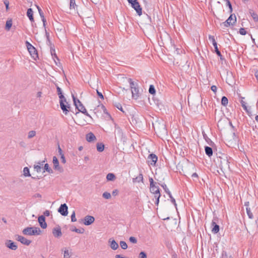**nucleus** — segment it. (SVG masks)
Masks as SVG:
<instances>
[{
  "instance_id": "f257e3e1",
  "label": "nucleus",
  "mask_w": 258,
  "mask_h": 258,
  "mask_svg": "<svg viewBox=\"0 0 258 258\" xmlns=\"http://www.w3.org/2000/svg\"><path fill=\"white\" fill-rule=\"evenodd\" d=\"M150 186V191L151 193L154 195V198L156 199L155 204L158 206L159 203V199L161 197L159 187L158 186H156V182H154V180L152 178H149Z\"/></svg>"
},
{
  "instance_id": "f03ea898",
  "label": "nucleus",
  "mask_w": 258,
  "mask_h": 258,
  "mask_svg": "<svg viewBox=\"0 0 258 258\" xmlns=\"http://www.w3.org/2000/svg\"><path fill=\"white\" fill-rule=\"evenodd\" d=\"M22 233L26 235H39L41 234V231L39 227H28L23 230Z\"/></svg>"
},
{
  "instance_id": "7ed1b4c3",
  "label": "nucleus",
  "mask_w": 258,
  "mask_h": 258,
  "mask_svg": "<svg viewBox=\"0 0 258 258\" xmlns=\"http://www.w3.org/2000/svg\"><path fill=\"white\" fill-rule=\"evenodd\" d=\"M72 97L76 108L78 109L80 112H81L86 115L91 117V116L88 113L85 107L84 106L81 101L79 99H77L76 98H75L73 95H72Z\"/></svg>"
},
{
  "instance_id": "20e7f679",
  "label": "nucleus",
  "mask_w": 258,
  "mask_h": 258,
  "mask_svg": "<svg viewBox=\"0 0 258 258\" xmlns=\"http://www.w3.org/2000/svg\"><path fill=\"white\" fill-rule=\"evenodd\" d=\"M127 1L131 5L132 7L136 11L138 15L141 16L142 14V9L137 0H127Z\"/></svg>"
},
{
  "instance_id": "39448f33",
  "label": "nucleus",
  "mask_w": 258,
  "mask_h": 258,
  "mask_svg": "<svg viewBox=\"0 0 258 258\" xmlns=\"http://www.w3.org/2000/svg\"><path fill=\"white\" fill-rule=\"evenodd\" d=\"M236 22V17L234 14H231L226 21L221 24L225 27H228L230 25H233Z\"/></svg>"
},
{
  "instance_id": "423d86ee",
  "label": "nucleus",
  "mask_w": 258,
  "mask_h": 258,
  "mask_svg": "<svg viewBox=\"0 0 258 258\" xmlns=\"http://www.w3.org/2000/svg\"><path fill=\"white\" fill-rule=\"evenodd\" d=\"M26 45L31 56L36 59L38 57L37 51L36 48L28 41L26 42Z\"/></svg>"
},
{
  "instance_id": "0eeeda50",
  "label": "nucleus",
  "mask_w": 258,
  "mask_h": 258,
  "mask_svg": "<svg viewBox=\"0 0 258 258\" xmlns=\"http://www.w3.org/2000/svg\"><path fill=\"white\" fill-rule=\"evenodd\" d=\"M60 106L63 112L66 115L69 112L68 108H70V105L67 102L66 99H60L59 101Z\"/></svg>"
},
{
  "instance_id": "6e6552de",
  "label": "nucleus",
  "mask_w": 258,
  "mask_h": 258,
  "mask_svg": "<svg viewBox=\"0 0 258 258\" xmlns=\"http://www.w3.org/2000/svg\"><path fill=\"white\" fill-rule=\"evenodd\" d=\"M52 162L54 170L59 171L60 173L63 172V168L61 166H59L58 160L56 156L53 157Z\"/></svg>"
},
{
  "instance_id": "1a4fd4ad",
  "label": "nucleus",
  "mask_w": 258,
  "mask_h": 258,
  "mask_svg": "<svg viewBox=\"0 0 258 258\" xmlns=\"http://www.w3.org/2000/svg\"><path fill=\"white\" fill-rule=\"evenodd\" d=\"M68 207L66 204H61L58 209V212L63 216H66L68 214Z\"/></svg>"
},
{
  "instance_id": "9d476101",
  "label": "nucleus",
  "mask_w": 258,
  "mask_h": 258,
  "mask_svg": "<svg viewBox=\"0 0 258 258\" xmlns=\"http://www.w3.org/2000/svg\"><path fill=\"white\" fill-rule=\"evenodd\" d=\"M158 159L157 156L153 154H150L148 157V163L151 165H155Z\"/></svg>"
},
{
  "instance_id": "9b49d317",
  "label": "nucleus",
  "mask_w": 258,
  "mask_h": 258,
  "mask_svg": "<svg viewBox=\"0 0 258 258\" xmlns=\"http://www.w3.org/2000/svg\"><path fill=\"white\" fill-rule=\"evenodd\" d=\"M95 221V218L92 216L87 215L84 217V224L85 225H90Z\"/></svg>"
},
{
  "instance_id": "f8f14e48",
  "label": "nucleus",
  "mask_w": 258,
  "mask_h": 258,
  "mask_svg": "<svg viewBox=\"0 0 258 258\" xmlns=\"http://www.w3.org/2000/svg\"><path fill=\"white\" fill-rule=\"evenodd\" d=\"M38 221L40 227L43 229H45L47 227V223L45 222V218L43 215L39 216Z\"/></svg>"
},
{
  "instance_id": "ddd939ff",
  "label": "nucleus",
  "mask_w": 258,
  "mask_h": 258,
  "mask_svg": "<svg viewBox=\"0 0 258 258\" xmlns=\"http://www.w3.org/2000/svg\"><path fill=\"white\" fill-rule=\"evenodd\" d=\"M17 239L18 241L21 242L22 244L26 245H29L31 243V241L30 240L27 239L25 237L21 236V235H18Z\"/></svg>"
},
{
  "instance_id": "4468645a",
  "label": "nucleus",
  "mask_w": 258,
  "mask_h": 258,
  "mask_svg": "<svg viewBox=\"0 0 258 258\" xmlns=\"http://www.w3.org/2000/svg\"><path fill=\"white\" fill-rule=\"evenodd\" d=\"M52 234L55 237L59 238L61 236L62 232L59 226L55 227L52 229Z\"/></svg>"
},
{
  "instance_id": "2eb2a0df",
  "label": "nucleus",
  "mask_w": 258,
  "mask_h": 258,
  "mask_svg": "<svg viewBox=\"0 0 258 258\" xmlns=\"http://www.w3.org/2000/svg\"><path fill=\"white\" fill-rule=\"evenodd\" d=\"M5 244L7 247L12 250H15L18 248V246L16 243L11 240H7Z\"/></svg>"
},
{
  "instance_id": "dca6fc26",
  "label": "nucleus",
  "mask_w": 258,
  "mask_h": 258,
  "mask_svg": "<svg viewBox=\"0 0 258 258\" xmlns=\"http://www.w3.org/2000/svg\"><path fill=\"white\" fill-rule=\"evenodd\" d=\"M108 243L110 248L113 250H116L118 248V243L112 238H110L108 240Z\"/></svg>"
},
{
  "instance_id": "f3484780",
  "label": "nucleus",
  "mask_w": 258,
  "mask_h": 258,
  "mask_svg": "<svg viewBox=\"0 0 258 258\" xmlns=\"http://www.w3.org/2000/svg\"><path fill=\"white\" fill-rule=\"evenodd\" d=\"M132 97L135 99H137L139 97V85L132 90Z\"/></svg>"
},
{
  "instance_id": "a211bd4d",
  "label": "nucleus",
  "mask_w": 258,
  "mask_h": 258,
  "mask_svg": "<svg viewBox=\"0 0 258 258\" xmlns=\"http://www.w3.org/2000/svg\"><path fill=\"white\" fill-rule=\"evenodd\" d=\"M36 7H37V8L38 9V11L39 14L40 15V17H41V18L42 19V21L43 22V26L45 27L46 20V19L44 18L43 12H42V10L41 9V8L39 6H36Z\"/></svg>"
},
{
  "instance_id": "6ab92c4d",
  "label": "nucleus",
  "mask_w": 258,
  "mask_h": 258,
  "mask_svg": "<svg viewBox=\"0 0 258 258\" xmlns=\"http://www.w3.org/2000/svg\"><path fill=\"white\" fill-rule=\"evenodd\" d=\"M86 140L89 142H91L96 140V137L92 133H89L86 135Z\"/></svg>"
},
{
  "instance_id": "aec40b11",
  "label": "nucleus",
  "mask_w": 258,
  "mask_h": 258,
  "mask_svg": "<svg viewBox=\"0 0 258 258\" xmlns=\"http://www.w3.org/2000/svg\"><path fill=\"white\" fill-rule=\"evenodd\" d=\"M27 16H28L31 22H33L34 21L33 17V11L31 8H29L27 10Z\"/></svg>"
},
{
  "instance_id": "412c9836",
  "label": "nucleus",
  "mask_w": 258,
  "mask_h": 258,
  "mask_svg": "<svg viewBox=\"0 0 258 258\" xmlns=\"http://www.w3.org/2000/svg\"><path fill=\"white\" fill-rule=\"evenodd\" d=\"M212 225L213 226L212 232L214 234L217 233L219 231V226L214 221H212Z\"/></svg>"
},
{
  "instance_id": "4be33fe9",
  "label": "nucleus",
  "mask_w": 258,
  "mask_h": 258,
  "mask_svg": "<svg viewBox=\"0 0 258 258\" xmlns=\"http://www.w3.org/2000/svg\"><path fill=\"white\" fill-rule=\"evenodd\" d=\"M205 150L206 155H208L209 157L213 155V152L212 148L208 146H206L205 147Z\"/></svg>"
},
{
  "instance_id": "5701e85b",
  "label": "nucleus",
  "mask_w": 258,
  "mask_h": 258,
  "mask_svg": "<svg viewBox=\"0 0 258 258\" xmlns=\"http://www.w3.org/2000/svg\"><path fill=\"white\" fill-rule=\"evenodd\" d=\"M45 162V160L42 161L41 162H38L37 165H34V168L37 171V172H40L41 171V165H42L43 163Z\"/></svg>"
},
{
  "instance_id": "b1692460",
  "label": "nucleus",
  "mask_w": 258,
  "mask_h": 258,
  "mask_svg": "<svg viewBox=\"0 0 258 258\" xmlns=\"http://www.w3.org/2000/svg\"><path fill=\"white\" fill-rule=\"evenodd\" d=\"M249 13L250 14L251 16L252 17L254 22H256L258 21V16L252 10H249Z\"/></svg>"
},
{
  "instance_id": "393cba45",
  "label": "nucleus",
  "mask_w": 258,
  "mask_h": 258,
  "mask_svg": "<svg viewBox=\"0 0 258 258\" xmlns=\"http://www.w3.org/2000/svg\"><path fill=\"white\" fill-rule=\"evenodd\" d=\"M98 108L101 109L103 110L104 113L106 114L108 116V117H109V118L111 117V115H110V114L108 112L106 108H105V107L103 104H101L100 105H98Z\"/></svg>"
},
{
  "instance_id": "a878e982",
  "label": "nucleus",
  "mask_w": 258,
  "mask_h": 258,
  "mask_svg": "<svg viewBox=\"0 0 258 258\" xmlns=\"http://www.w3.org/2000/svg\"><path fill=\"white\" fill-rule=\"evenodd\" d=\"M12 24L13 23L12 19L8 20L6 22L5 29L7 31H9L12 26Z\"/></svg>"
},
{
  "instance_id": "bb28decb",
  "label": "nucleus",
  "mask_w": 258,
  "mask_h": 258,
  "mask_svg": "<svg viewBox=\"0 0 258 258\" xmlns=\"http://www.w3.org/2000/svg\"><path fill=\"white\" fill-rule=\"evenodd\" d=\"M56 90H57V94L59 96V98L60 99H64V98H66L64 97V96L62 95V91H61V89L60 88H59L58 86H56Z\"/></svg>"
},
{
  "instance_id": "cd10ccee",
  "label": "nucleus",
  "mask_w": 258,
  "mask_h": 258,
  "mask_svg": "<svg viewBox=\"0 0 258 258\" xmlns=\"http://www.w3.org/2000/svg\"><path fill=\"white\" fill-rule=\"evenodd\" d=\"M128 82L130 83L131 90L138 86V84L133 81L131 78L128 79Z\"/></svg>"
},
{
  "instance_id": "c85d7f7f",
  "label": "nucleus",
  "mask_w": 258,
  "mask_h": 258,
  "mask_svg": "<svg viewBox=\"0 0 258 258\" xmlns=\"http://www.w3.org/2000/svg\"><path fill=\"white\" fill-rule=\"evenodd\" d=\"M106 179L108 181H113L115 179V176L113 173H109L107 175Z\"/></svg>"
},
{
  "instance_id": "c756f323",
  "label": "nucleus",
  "mask_w": 258,
  "mask_h": 258,
  "mask_svg": "<svg viewBox=\"0 0 258 258\" xmlns=\"http://www.w3.org/2000/svg\"><path fill=\"white\" fill-rule=\"evenodd\" d=\"M23 175L25 177H29L31 176L29 169L27 167H25L23 169Z\"/></svg>"
},
{
  "instance_id": "7c9ffc66",
  "label": "nucleus",
  "mask_w": 258,
  "mask_h": 258,
  "mask_svg": "<svg viewBox=\"0 0 258 258\" xmlns=\"http://www.w3.org/2000/svg\"><path fill=\"white\" fill-rule=\"evenodd\" d=\"M45 171L48 172L49 173H53V170L51 169V168L49 167V165L47 163H46L44 165V172H45Z\"/></svg>"
},
{
  "instance_id": "2f4dec72",
  "label": "nucleus",
  "mask_w": 258,
  "mask_h": 258,
  "mask_svg": "<svg viewBox=\"0 0 258 258\" xmlns=\"http://www.w3.org/2000/svg\"><path fill=\"white\" fill-rule=\"evenodd\" d=\"M214 48H215V52L216 53V54L220 57V59L221 60H223L224 59V58H223V56L222 55L220 51L219 50V49L218 48V46L216 45L215 46H214Z\"/></svg>"
},
{
  "instance_id": "473e14b6",
  "label": "nucleus",
  "mask_w": 258,
  "mask_h": 258,
  "mask_svg": "<svg viewBox=\"0 0 258 258\" xmlns=\"http://www.w3.org/2000/svg\"><path fill=\"white\" fill-rule=\"evenodd\" d=\"M208 38L209 40L212 43V44L213 45L214 47L217 45V43L216 42L214 36L209 35Z\"/></svg>"
},
{
  "instance_id": "72a5a7b5",
  "label": "nucleus",
  "mask_w": 258,
  "mask_h": 258,
  "mask_svg": "<svg viewBox=\"0 0 258 258\" xmlns=\"http://www.w3.org/2000/svg\"><path fill=\"white\" fill-rule=\"evenodd\" d=\"M104 149V145L102 143H98L97 145V150L98 152H102Z\"/></svg>"
},
{
  "instance_id": "f704fd0d",
  "label": "nucleus",
  "mask_w": 258,
  "mask_h": 258,
  "mask_svg": "<svg viewBox=\"0 0 258 258\" xmlns=\"http://www.w3.org/2000/svg\"><path fill=\"white\" fill-rule=\"evenodd\" d=\"M228 103V100L225 96H223L221 99V104L224 106H226Z\"/></svg>"
},
{
  "instance_id": "c9c22d12",
  "label": "nucleus",
  "mask_w": 258,
  "mask_h": 258,
  "mask_svg": "<svg viewBox=\"0 0 258 258\" xmlns=\"http://www.w3.org/2000/svg\"><path fill=\"white\" fill-rule=\"evenodd\" d=\"M149 92L151 94H155L156 90H155L154 86L153 85H150Z\"/></svg>"
},
{
  "instance_id": "e433bc0d",
  "label": "nucleus",
  "mask_w": 258,
  "mask_h": 258,
  "mask_svg": "<svg viewBox=\"0 0 258 258\" xmlns=\"http://www.w3.org/2000/svg\"><path fill=\"white\" fill-rule=\"evenodd\" d=\"M246 213L247 214V215H248V217L250 219H252L253 218V215H252V213H251V212L250 211V208L246 207Z\"/></svg>"
},
{
  "instance_id": "4c0bfd02",
  "label": "nucleus",
  "mask_w": 258,
  "mask_h": 258,
  "mask_svg": "<svg viewBox=\"0 0 258 258\" xmlns=\"http://www.w3.org/2000/svg\"><path fill=\"white\" fill-rule=\"evenodd\" d=\"M120 246L123 249H126L127 248V245L124 241H121L120 242Z\"/></svg>"
},
{
  "instance_id": "58836bf2",
  "label": "nucleus",
  "mask_w": 258,
  "mask_h": 258,
  "mask_svg": "<svg viewBox=\"0 0 258 258\" xmlns=\"http://www.w3.org/2000/svg\"><path fill=\"white\" fill-rule=\"evenodd\" d=\"M71 230L72 231H75L78 233H83L84 232V229H83V228L78 229V228H76V227H75L74 229H72Z\"/></svg>"
},
{
  "instance_id": "ea45409f",
  "label": "nucleus",
  "mask_w": 258,
  "mask_h": 258,
  "mask_svg": "<svg viewBox=\"0 0 258 258\" xmlns=\"http://www.w3.org/2000/svg\"><path fill=\"white\" fill-rule=\"evenodd\" d=\"M77 6L75 4V0H70V8L71 10L75 9V7Z\"/></svg>"
},
{
  "instance_id": "a19ab883",
  "label": "nucleus",
  "mask_w": 258,
  "mask_h": 258,
  "mask_svg": "<svg viewBox=\"0 0 258 258\" xmlns=\"http://www.w3.org/2000/svg\"><path fill=\"white\" fill-rule=\"evenodd\" d=\"M225 1L226 2L227 6H228L229 9V12L230 13H231L233 11L231 4L230 2L229 1V0H226Z\"/></svg>"
},
{
  "instance_id": "79ce46f5",
  "label": "nucleus",
  "mask_w": 258,
  "mask_h": 258,
  "mask_svg": "<svg viewBox=\"0 0 258 258\" xmlns=\"http://www.w3.org/2000/svg\"><path fill=\"white\" fill-rule=\"evenodd\" d=\"M36 135V132L34 131H31L28 133V138L31 139Z\"/></svg>"
},
{
  "instance_id": "37998d69",
  "label": "nucleus",
  "mask_w": 258,
  "mask_h": 258,
  "mask_svg": "<svg viewBox=\"0 0 258 258\" xmlns=\"http://www.w3.org/2000/svg\"><path fill=\"white\" fill-rule=\"evenodd\" d=\"M102 197L105 199H109L111 198V195L109 192H104L102 195Z\"/></svg>"
},
{
  "instance_id": "c03bdc74",
  "label": "nucleus",
  "mask_w": 258,
  "mask_h": 258,
  "mask_svg": "<svg viewBox=\"0 0 258 258\" xmlns=\"http://www.w3.org/2000/svg\"><path fill=\"white\" fill-rule=\"evenodd\" d=\"M70 256L69 251L68 250H65L63 254V258H70Z\"/></svg>"
},
{
  "instance_id": "a18cd8bd",
  "label": "nucleus",
  "mask_w": 258,
  "mask_h": 258,
  "mask_svg": "<svg viewBox=\"0 0 258 258\" xmlns=\"http://www.w3.org/2000/svg\"><path fill=\"white\" fill-rule=\"evenodd\" d=\"M136 179L137 180L138 182L140 181H143V175L142 173H140L139 175L136 178Z\"/></svg>"
},
{
  "instance_id": "49530a36",
  "label": "nucleus",
  "mask_w": 258,
  "mask_h": 258,
  "mask_svg": "<svg viewBox=\"0 0 258 258\" xmlns=\"http://www.w3.org/2000/svg\"><path fill=\"white\" fill-rule=\"evenodd\" d=\"M71 221L73 222L77 221V219L76 218V214L74 211L73 212V213L71 215Z\"/></svg>"
},
{
  "instance_id": "de8ad7c7",
  "label": "nucleus",
  "mask_w": 258,
  "mask_h": 258,
  "mask_svg": "<svg viewBox=\"0 0 258 258\" xmlns=\"http://www.w3.org/2000/svg\"><path fill=\"white\" fill-rule=\"evenodd\" d=\"M139 258H147V254L144 251H141L139 253Z\"/></svg>"
},
{
  "instance_id": "09e8293b",
  "label": "nucleus",
  "mask_w": 258,
  "mask_h": 258,
  "mask_svg": "<svg viewBox=\"0 0 258 258\" xmlns=\"http://www.w3.org/2000/svg\"><path fill=\"white\" fill-rule=\"evenodd\" d=\"M239 33L242 35H244L246 34V31L244 28H241L239 29Z\"/></svg>"
},
{
  "instance_id": "8fccbe9b",
  "label": "nucleus",
  "mask_w": 258,
  "mask_h": 258,
  "mask_svg": "<svg viewBox=\"0 0 258 258\" xmlns=\"http://www.w3.org/2000/svg\"><path fill=\"white\" fill-rule=\"evenodd\" d=\"M130 242L133 243H136L137 242V239L134 237H130L129 238Z\"/></svg>"
},
{
  "instance_id": "3c124183",
  "label": "nucleus",
  "mask_w": 258,
  "mask_h": 258,
  "mask_svg": "<svg viewBox=\"0 0 258 258\" xmlns=\"http://www.w3.org/2000/svg\"><path fill=\"white\" fill-rule=\"evenodd\" d=\"M161 186L163 188L165 191L167 193L169 191V189L167 188L166 185L165 183L161 184Z\"/></svg>"
},
{
  "instance_id": "603ef678",
  "label": "nucleus",
  "mask_w": 258,
  "mask_h": 258,
  "mask_svg": "<svg viewBox=\"0 0 258 258\" xmlns=\"http://www.w3.org/2000/svg\"><path fill=\"white\" fill-rule=\"evenodd\" d=\"M61 161L62 163L65 164L66 163V160L64 157V154H62L61 156H60Z\"/></svg>"
},
{
  "instance_id": "864d4df0",
  "label": "nucleus",
  "mask_w": 258,
  "mask_h": 258,
  "mask_svg": "<svg viewBox=\"0 0 258 258\" xmlns=\"http://www.w3.org/2000/svg\"><path fill=\"white\" fill-rule=\"evenodd\" d=\"M115 106L116 107V108H117L119 110H121V111L122 112H124L123 111V109H122V106H121V105L119 103H118L117 104H116L115 105Z\"/></svg>"
},
{
  "instance_id": "5fc2aeb1",
  "label": "nucleus",
  "mask_w": 258,
  "mask_h": 258,
  "mask_svg": "<svg viewBox=\"0 0 258 258\" xmlns=\"http://www.w3.org/2000/svg\"><path fill=\"white\" fill-rule=\"evenodd\" d=\"M97 94L98 95V96L102 99H104V97H103V94H102V93L99 92L97 90Z\"/></svg>"
},
{
  "instance_id": "6e6d98bb",
  "label": "nucleus",
  "mask_w": 258,
  "mask_h": 258,
  "mask_svg": "<svg viewBox=\"0 0 258 258\" xmlns=\"http://www.w3.org/2000/svg\"><path fill=\"white\" fill-rule=\"evenodd\" d=\"M43 214H44V216L45 217V216H49L50 215V212L48 210H46L43 213Z\"/></svg>"
},
{
  "instance_id": "4d7b16f0",
  "label": "nucleus",
  "mask_w": 258,
  "mask_h": 258,
  "mask_svg": "<svg viewBox=\"0 0 258 258\" xmlns=\"http://www.w3.org/2000/svg\"><path fill=\"white\" fill-rule=\"evenodd\" d=\"M170 199H171V203L174 204V205L175 206V207H176L177 205H176V201H175V200L174 199V198L172 197H171V198Z\"/></svg>"
},
{
  "instance_id": "13d9d810",
  "label": "nucleus",
  "mask_w": 258,
  "mask_h": 258,
  "mask_svg": "<svg viewBox=\"0 0 258 258\" xmlns=\"http://www.w3.org/2000/svg\"><path fill=\"white\" fill-rule=\"evenodd\" d=\"M118 194V190L117 189H114L113 190L112 194L113 196H116Z\"/></svg>"
},
{
  "instance_id": "bf43d9fd",
  "label": "nucleus",
  "mask_w": 258,
  "mask_h": 258,
  "mask_svg": "<svg viewBox=\"0 0 258 258\" xmlns=\"http://www.w3.org/2000/svg\"><path fill=\"white\" fill-rule=\"evenodd\" d=\"M211 89L215 93L217 91V87L216 86H215V85H213L212 86H211Z\"/></svg>"
},
{
  "instance_id": "052dcab7",
  "label": "nucleus",
  "mask_w": 258,
  "mask_h": 258,
  "mask_svg": "<svg viewBox=\"0 0 258 258\" xmlns=\"http://www.w3.org/2000/svg\"><path fill=\"white\" fill-rule=\"evenodd\" d=\"M58 153H59V154L60 155V156H61V155L62 154H63V153H62V150L61 149L60 147H59V146H58Z\"/></svg>"
},
{
  "instance_id": "680f3d73",
  "label": "nucleus",
  "mask_w": 258,
  "mask_h": 258,
  "mask_svg": "<svg viewBox=\"0 0 258 258\" xmlns=\"http://www.w3.org/2000/svg\"><path fill=\"white\" fill-rule=\"evenodd\" d=\"M34 197L35 198H41L42 197L41 195L39 193H36L34 195Z\"/></svg>"
},
{
  "instance_id": "e2e57ef3",
  "label": "nucleus",
  "mask_w": 258,
  "mask_h": 258,
  "mask_svg": "<svg viewBox=\"0 0 258 258\" xmlns=\"http://www.w3.org/2000/svg\"><path fill=\"white\" fill-rule=\"evenodd\" d=\"M191 177H192V178H198V174H197V173H194L192 174Z\"/></svg>"
},
{
  "instance_id": "0e129e2a",
  "label": "nucleus",
  "mask_w": 258,
  "mask_h": 258,
  "mask_svg": "<svg viewBox=\"0 0 258 258\" xmlns=\"http://www.w3.org/2000/svg\"><path fill=\"white\" fill-rule=\"evenodd\" d=\"M3 2L5 5L9 4V2L8 0H3Z\"/></svg>"
},
{
  "instance_id": "69168bd1",
  "label": "nucleus",
  "mask_w": 258,
  "mask_h": 258,
  "mask_svg": "<svg viewBox=\"0 0 258 258\" xmlns=\"http://www.w3.org/2000/svg\"><path fill=\"white\" fill-rule=\"evenodd\" d=\"M41 94H42V93H41V92H37V96L38 97H40L41 96Z\"/></svg>"
},
{
  "instance_id": "338daca9",
  "label": "nucleus",
  "mask_w": 258,
  "mask_h": 258,
  "mask_svg": "<svg viewBox=\"0 0 258 258\" xmlns=\"http://www.w3.org/2000/svg\"><path fill=\"white\" fill-rule=\"evenodd\" d=\"M244 206H246V207H248L249 202H245L244 204Z\"/></svg>"
},
{
  "instance_id": "774afa93",
  "label": "nucleus",
  "mask_w": 258,
  "mask_h": 258,
  "mask_svg": "<svg viewBox=\"0 0 258 258\" xmlns=\"http://www.w3.org/2000/svg\"><path fill=\"white\" fill-rule=\"evenodd\" d=\"M255 120L256 121H257L258 122V115L255 116Z\"/></svg>"
}]
</instances>
